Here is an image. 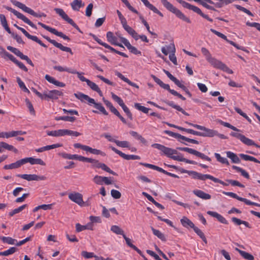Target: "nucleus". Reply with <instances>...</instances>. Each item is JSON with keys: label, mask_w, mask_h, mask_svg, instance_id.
I'll use <instances>...</instances> for the list:
<instances>
[{"label": "nucleus", "mask_w": 260, "mask_h": 260, "mask_svg": "<svg viewBox=\"0 0 260 260\" xmlns=\"http://www.w3.org/2000/svg\"><path fill=\"white\" fill-rule=\"evenodd\" d=\"M151 147L161 151L165 155L172 159L179 161H183L187 164L197 165L198 163L193 160L184 158L181 155H174L178 153L177 150L166 147L158 143H154L151 145Z\"/></svg>", "instance_id": "f257e3e1"}, {"label": "nucleus", "mask_w": 260, "mask_h": 260, "mask_svg": "<svg viewBox=\"0 0 260 260\" xmlns=\"http://www.w3.org/2000/svg\"><path fill=\"white\" fill-rule=\"evenodd\" d=\"M162 5L169 11L174 14L178 18L185 21L187 23H190V19L186 17L179 9L174 7L172 4L167 0H160Z\"/></svg>", "instance_id": "f03ea898"}, {"label": "nucleus", "mask_w": 260, "mask_h": 260, "mask_svg": "<svg viewBox=\"0 0 260 260\" xmlns=\"http://www.w3.org/2000/svg\"><path fill=\"white\" fill-rule=\"evenodd\" d=\"M185 123L189 126H193L199 130L204 131L201 132V137H213L217 135V131L207 128L204 126L200 125L193 124L191 122L186 121Z\"/></svg>", "instance_id": "7ed1b4c3"}, {"label": "nucleus", "mask_w": 260, "mask_h": 260, "mask_svg": "<svg viewBox=\"0 0 260 260\" xmlns=\"http://www.w3.org/2000/svg\"><path fill=\"white\" fill-rule=\"evenodd\" d=\"M11 3L15 5V6L18 7L19 8L21 9L22 10H23L24 12L27 13L34 17H45L46 16V15L44 14V13H40L39 14L35 12L33 10L29 8V7H27L24 4L18 2L16 0H11Z\"/></svg>", "instance_id": "20e7f679"}, {"label": "nucleus", "mask_w": 260, "mask_h": 260, "mask_svg": "<svg viewBox=\"0 0 260 260\" xmlns=\"http://www.w3.org/2000/svg\"><path fill=\"white\" fill-rule=\"evenodd\" d=\"M230 136L239 139L243 143L247 146H255L256 147H260L252 140L246 137L244 135L239 133L231 132Z\"/></svg>", "instance_id": "39448f33"}, {"label": "nucleus", "mask_w": 260, "mask_h": 260, "mask_svg": "<svg viewBox=\"0 0 260 260\" xmlns=\"http://www.w3.org/2000/svg\"><path fill=\"white\" fill-rule=\"evenodd\" d=\"M6 9L7 10L12 12V13H13L14 15H15L18 18L22 20L23 22L28 24L32 28L37 29V26H36V25H35L29 19L26 17L23 14H21V13L18 12L15 9L9 7H6Z\"/></svg>", "instance_id": "423d86ee"}, {"label": "nucleus", "mask_w": 260, "mask_h": 260, "mask_svg": "<svg viewBox=\"0 0 260 260\" xmlns=\"http://www.w3.org/2000/svg\"><path fill=\"white\" fill-rule=\"evenodd\" d=\"M54 11L58 14L63 20L68 22L74 28L78 29L79 27L78 25L74 22V21L68 16V15L64 12L63 9L60 8H55Z\"/></svg>", "instance_id": "0eeeda50"}, {"label": "nucleus", "mask_w": 260, "mask_h": 260, "mask_svg": "<svg viewBox=\"0 0 260 260\" xmlns=\"http://www.w3.org/2000/svg\"><path fill=\"white\" fill-rule=\"evenodd\" d=\"M16 176L28 181L45 180L46 179V177L44 176H38L36 174H17Z\"/></svg>", "instance_id": "6e6552de"}, {"label": "nucleus", "mask_w": 260, "mask_h": 260, "mask_svg": "<svg viewBox=\"0 0 260 260\" xmlns=\"http://www.w3.org/2000/svg\"><path fill=\"white\" fill-rule=\"evenodd\" d=\"M62 95V92L58 90H52L44 92V100L51 99L52 100H57L59 96Z\"/></svg>", "instance_id": "1a4fd4ad"}, {"label": "nucleus", "mask_w": 260, "mask_h": 260, "mask_svg": "<svg viewBox=\"0 0 260 260\" xmlns=\"http://www.w3.org/2000/svg\"><path fill=\"white\" fill-rule=\"evenodd\" d=\"M109 148H111L114 152H115L116 154H118L119 156H120L123 158L126 159V160H136V159H140V157L139 156L136 155H128L126 154L120 150H118L116 148H115L113 146H109Z\"/></svg>", "instance_id": "9d476101"}, {"label": "nucleus", "mask_w": 260, "mask_h": 260, "mask_svg": "<svg viewBox=\"0 0 260 260\" xmlns=\"http://www.w3.org/2000/svg\"><path fill=\"white\" fill-rule=\"evenodd\" d=\"M69 198L72 201L76 203L80 206H83L84 202L82 194L79 192L71 193L69 194Z\"/></svg>", "instance_id": "9b49d317"}, {"label": "nucleus", "mask_w": 260, "mask_h": 260, "mask_svg": "<svg viewBox=\"0 0 260 260\" xmlns=\"http://www.w3.org/2000/svg\"><path fill=\"white\" fill-rule=\"evenodd\" d=\"M206 179H210L215 183H219L223 186H228V184H226V183L210 174H203L201 173L199 180L201 181H205Z\"/></svg>", "instance_id": "f8f14e48"}, {"label": "nucleus", "mask_w": 260, "mask_h": 260, "mask_svg": "<svg viewBox=\"0 0 260 260\" xmlns=\"http://www.w3.org/2000/svg\"><path fill=\"white\" fill-rule=\"evenodd\" d=\"M180 4H181L184 8L191 10L194 12L201 15L202 12L201 9L198 7L191 5V4L183 1V0H176Z\"/></svg>", "instance_id": "ddd939ff"}, {"label": "nucleus", "mask_w": 260, "mask_h": 260, "mask_svg": "<svg viewBox=\"0 0 260 260\" xmlns=\"http://www.w3.org/2000/svg\"><path fill=\"white\" fill-rule=\"evenodd\" d=\"M44 38L46 39L49 42L52 44L54 46L60 49L61 50L63 51H66L67 52L70 53L71 54H73V52L72 51V50L70 48L68 47L63 46L61 44L57 43L56 41H55L54 40L51 39L48 37L44 36Z\"/></svg>", "instance_id": "4468645a"}, {"label": "nucleus", "mask_w": 260, "mask_h": 260, "mask_svg": "<svg viewBox=\"0 0 260 260\" xmlns=\"http://www.w3.org/2000/svg\"><path fill=\"white\" fill-rule=\"evenodd\" d=\"M106 38L107 41L111 44L124 48L121 44L118 42L117 37L114 35L113 32L111 31H108L106 34Z\"/></svg>", "instance_id": "2eb2a0df"}, {"label": "nucleus", "mask_w": 260, "mask_h": 260, "mask_svg": "<svg viewBox=\"0 0 260 260\" xmlns=\"http://www.w3.org/2000/svg\"><path fill=\"white\" fill-rule=\"evenodd\" d=\"M121 42L127 47L131 53L135 55H141V52L138 50L135 47L131 45L129 42L126 38H121Z\"/></svg>", "instance_id": "dca6fc26"}, {"label": "nucleus", "mask_w": 260, "mask_h": 260, "mask_svg": "<svg viewBox=\"0 0 260 260\" xmlns=\"http://www.w3.org/2000/svg\"><path fill=\"white\" fill-rule=\"evenodd\" d=\"M207 213L208 215L216 218L220 222L225 224H228V221L223 216L218 213L217 212L208 211H207Z\"/></svg>", "instance_id": "f3484780"}, {"label": "nucleus", "mask_w": 260, "mask_h": 260, "mask_svg": "<svg viewBox=\"0 0 260 260\" xmlns=\"http://www.w3.org/2000/svg\"><path fill=\"white\" fill-rule=\"evenodd\" d=\"M38 24L46 30L58 37L61 38L63 35L62 32L58 31L56 29L46 25L42 22H39Z\"/></svg>", "instance_id": "a211bd4d"}, {"label": "nucleus", "mask_w": 260, "mask_h": 260, "mask_svg": "<svg viewBox=\"0 0 260 260\" xmlns=\"http://www.w3.org/2000/svg\"><path fill=\"white\" fill-rule=\"evenodd\" d=\"M24 164L27 162L30 163L31 165H40L45 166V163L41 158H35L34 157H26L23 158Z\"/></svg>", "instance_id": "6ab92c4d"}, {"label": "nucleus", "mask_w": 260, "mask_h": 260, "mask_svg": "<svg viewBox=\"0 0 260 260\" xmlns=\"http://www.w3.org/2000/svg\"><path fill=\"white\" fill-rule=\"evenodd\" d=\"M24 164L23 158L16 161L14 163H12L9 165H6L4 167V169L5 170L14 169H17L20 167L22 165Z\"/></svg>", "instance_id": "aec40b11"}, {"label": "nucleus", "mask_w": 260, "mask_h": 260, "mask_svg": "<svg viewBox=\"0 0 260 260\" xmlns=\"http://www.w3.org/2000/svg\"><path fill=\"white\" fill-rule=\"evenodd\" d=\"M143 4L147 8L152 11L154 13L157 14L161 17H163L164 15L162 13L159 11L155 6L150 4L148 0H141Z\"/></svg>", "instance_id": "412c9836"}, {"label": "nucleus", "mask_w": 260, "mask_h": 260, "mask_svg": "<svg viewBox=\"0 0 260 260\" xmlns=\"http://www.w3.org/2000/svg\"><path fill=\"white\" fill-rule=\"evenodd\" d=\"M74 95L76 98L80 100L82 102L86 101L89 103H93L94 102V99L90 98L87 95L84 94L81 92H78L74 94Z\"/></svg>", "instance_id": "4be33fe9"}, {"label": "nucleus", "mask_w": 260, "mask_h": 260, "mask_svg": "<svg viewBox=\"0 0 260 260\" xmlns=\"http://www.w3.org/2000/svg\"><path fill=\"white\" fill-rule=\"evenodd\" d=\"M192 192L194 195L203 200H207L211 198L210 194L207 193L201 190L196 189L193 190Z\"/></svg>", "instance_id": "5701e85b"}, {"label": "nucleus", "mask_w": 260, "mask_h": 260, "mask_svg": "<svg viewBox=\"0 0 260 260\" xmlns=\"http://www.w3.org/2000/svg\"><path fill=\"white\" fill-rule=\"evenodd\" d=\"M45 78L48 82L56 85V86L63 87L66 85L63 82L56 80L54 77H52L49 75H46Z\"/></svg>", "instance_id": "b1692460"}, {"label": "nucleus", "mask_w": 260, "mask_h": 260, "mask_svg": "<svg viewBox=\"0 0 260 260\" xmlns=\"http://www.w3.org/2000/svg\"><path fill=\"white\" fill-rule=\"evenodd\" d=\"M91 36H92L94 40L97 42L99 44L104 46L106 48L109 49L111 51L115 52L117 54L118 50L115 49L114 48L112 47L108 44L103 42L101 39H99L95 35L92 34L91 35Z\"/></svg>", "instance_id": "393cba45"}, {"label": "nucleus", "mask_w": 260, "mask_h": 260, "mask_svg": "<svg viewBox=\"0 0 260 260\" xmlns=\"http://www.w3.org/2000/svg\"><path fill=\"white\" fill-rule=\"evenodd\" d=\"M161 50L164 55H167L169 52L175 53L176 48L174 44L171 43L168 46L162 47L161 49Z\"/></svg>", "instance_id": "a878e982"}, {"label": "nucleus", "mask_w": 260, "mask_h": 260, "mask_svg": "<svg viewBox=\"0 0 260 260\" xmlns=\"http://www.w3.org/2000/svg\"><path fill=\"white\" fill-rule=\"evenodd\" d=\"M180 222L182 225L186 228H190L193 229L196 227L193 223L186 217L184 216L180 220Z\"/></svg>", "instance_id": "bb28decb"}, {"label": "nucleus", "mask_w": 260, "mask_h": 260, "mask_svg": "<svg viewBox=\"0 0 260 260\" xmlns=\"http://www.w3.org/2000/svg\"><path fill=\"white\" fill-rule=\"evenodd\" d=\"M85 230H92V223H88L86 225H82L80 223L76 224V230L77 232H80Z\"/></svg>", "instance_id": "cd10ccee"}, {"label": "nucleus", "mask_w": 260, "mask_h": 260, "mask_svg": "<svg viewBox=\"0 0 260 260\" xmlns=\"http://www.w3.org/2000/svg\"><path fill=\"white\" fill-rule=\"evenodd\" d=\"M225 153L226 156L231 159L233 163L239 164L240 162V159L236 154L230 151H226Z\"/></svg>", "instance_id": "c85d7f7f"}, {"label": "nucleus", "mask_w": 260, "mask_h": 260, "mask_svg": "<svg viewBox=\"0 0 260 260\" xmlns=\"http://www.w3.org/2000/svg\"><path fill=\"white\" fill-rule=\"evenodd\" d=\"M214 68L220 69L223 64L221 61L216 59L214 57H211L208 61Z\"/></svg>", "instance_id": "c756f323"}, {"label": "nucleus", "mask_w": 260, "mask_h": 260, "mask_svg": "<svg viewBox=\"0 0 260 260\" xmlns=\"http://www.w3.org/2000/svg\"><path fill=\"white\" fill-rule=\"evenodd\" d=\"M71 6L73 10L78 11L80 8L84 6V4L81 0H74L71 3Z\"/></svg>", "instance_id": "7c9ffc66"}, {"label": "nucleus", "mask_w": 260, "mask_h": 260, "mask_svg": "<svg viewBox=\"0 0 260 260\" xmlns=\"http://www.w3.org/2000/svg\"><path fill=\"white\" fill-rule=\"evenodd\" d=\"M53 69L59 72H66L69 73H74V69L69 68L67 67H62L61 66H55L53 67Z\"/></svg>", "instance_id": "2f4dec72"}, {"label": "nucleus", "mask_w": 260, "mask_h": 260, "mask_svg": "<svg viewBox=\"0 0 260 260\" xmlns=\"http://www.w3.org/2000/svg\"><path fill=\"white\" fill-rule=\"evenodd\" d=\"M87 84L92 90L97 92L101 96H103L102 91L95 83L89 80Z\"/></svg>", "instance_id": "473e14b6"}, {"label": "nucleus", "mask_w": 260, "mask_h": 260, "mask_svg": "<svg viewBox=\"0 0 260 260\" xmlns=\"http://www.w3.org/2000/svg\"><path fill=\"white\" fill-rule=\"evenodd\" d=\"M0 146L2 149L4 148L10 151H13L16 153L18 152V150L16 148H15L13 146L9 145L6 142H1Z\"/></svg>", "instance_id": "72a5a7b5"}, {"label": "nucleus", "mask_w": 260, "mask_h": 260, "mask_svg": "<svg viewBox=\"0 0 260 260\" xmlns=\"http://www.w3.org/2000/svg\"><path fill=\"white\" fill-rule=\"evenodd\" d=\"M235 250L236 251H237L240 254V255L245 259H247V260H253L254 259V257L251 254H250L244 251H242L237 248H236L235 249Z\"/></svg>", "instance_id": "f704fd0d"}, {"label": "nucleus", "mask_w": 260, "mask_h": 260, "mask_svg": "<svg viewBox=\"0 0 260 260\" xmlns=\"http://www.w3.org/2000/svg\"><path fill=\"white\" fill-rule=\"evenodd\" d=\"M129 134L132 136L139 140L142 143L145 144L147 143L146 139L137 132L135 131H130Z\"/></svg>", "instance_id": "c9c22d12"}, {"label": "nucleus", "mask_w": 260, "mask_h": 260, "mask_svg": "<svg viewBox=\"0 0 260 260\" xmlns=\"http://www.w3.org/2000/svg\"><path fill=\"white\" fill-rule=\"evenodd\" d=\"M89 104H93L94 108L99 110L103 114L105 115H107L108 114V112L106 111V110H105V108L103 106L102 104L96 103L94 100V102L93 103H89Z\"/></svg>", "instance_id": "e433bc0d"}, {"label": "nucleus", "mask_w": 260, "mask_h": 260, "mask_svg": "<svg viewBox=\"0 0 260 260\" xmlns=\"http://www.w3.org/2000/svg\"><path fill=\"white\" fill-rule=\"evenodd\" d=\"M151 229L153 232V234L156 236L158 238L160 239L162 241H166V238L165 235L159 230H156L153 227L151 228Z\"/></svg>", "instance_id": "4c0bfd02"}, {"label": "nucleus", "mask_w": 260, "mask_h": 260, "mask_svg": "<svg viewBox=\"0 0 260 260\" xmlns=\"http://www.w3.org/2000/svg\"><path fill=\"white\" fill-rule=\"evenodd\" d=\"M214 155L215 158H216L217 160L222 164H225L228 166L230 165L229 162L228 160V159L225 157H222L220 154L217 153H215Z\"/></svg>", "instance_id": "58836bf2"}, {"label": "nucleus", "mask_w": 260, "mask_h": 260, "mask_svg": "<svg viewBox=\"0 0 260 260\" xmlns=\"http://www.w3.org/2000/svg\"><path fill=\"white\" fill-rule=\"evenodd\" d=\"M239 155L242 159H243L245 160L251 161L255 162L256 163L260 164V161L258 160H257L256 158H255L253 156L248 155L246 154H242V153L240 154Z\"/></svg>", "instance_id": "ea45409f"}, {"label": "nucleus", "mask_w": 260, "mask_h": 260, "mask_svg": "<svg viewBox=\"0 0 260 260\" xmlns=\"http://www.w3.org/2000/svg\"><path fill=\"white\" fill-rule=\"evenodd\" d=\"M55 120L56 121L63 120L65 121L74 122V121H75L76 118L75 117L69 116H58L55 117Z\"/></svg>", "instance_id": "a19ab883"}, {"label": "nucleus", "mask_w": 260, "mask_h": 260, "mask_svg": "<svg viewBox=\"0 0 260 260\" xmlns=\"http://www.w3.org/2000/svg\"><path fill=\"white\" fill-rule=\"evenodd\" d=\"M17 248L15 247L10 248L9 249L4 251L0 252V256H8L15 253Z\"/></svg>", "instance_id": "79ce46f5"}, {"label": "nucleus", "mask_w": 260, "mask_h": 260, "mask_svg": "<svg viewBox=\"0 0 260 260\" xmlns=\"http://www.w3.org/2000/svg\"><path fill=\"white\" fill-rule=\"evenodd\" d=\"M28 39H30L36 42H37V43H38L39 44H40L41 46L43 47H45V48H47V46L44 44L40 40H39L38 39V38L36 36H32V35H30L29 34L27 35V36L26 37Z\"/></svg>", "instance_id": "37998d69"}, {"label": "nucleus", "mask_w": 260, "mask_h": 260, "mask_svg": "<svg viewBox=\"0 0 260 260\" xmlns=\"http://www.w3.org/2000/svg\"><path fill=\"white\" fill-rule=\"evenodd\" d=\"M111 231L117 235H121L122 236L124 235L123 231L117 225H112L111 227Z\"/></svg>", "instance_id": "c03bdc74"}, {"label": "nucleus", "mask_w": 260, "mask_h": 260, "mask_svg": "<svg viewBox=\"0 0 260 260\" xmlns=\"http://www.w3.org/2000/svg\"><path fill=\"white\" fill-rule=\"evenodd\" d=\"M0 238L4 243L11 245L16 244L15 242L16 240L11 237H1Z\"/></svg>", "instance_id": "a18cd8bd"}, {"label": "nucleus", "mask_w": 260, "mask_h": 260, "mask_svg": "<svg viewBox=\"0 0 260 260\" xmlns=\"http://www.w3.org/2000/svg\"><path fill=\"white\" fill-rule=\"evenodd\" d=\"M17 82L19 85V87L23 90L24 92L29 93V90L26 87L24 83L21 80L20 77H17L16 78Z\"/></svg>", "instance_id": "49530a36"}, {"label": "nucleus", "mask_w": 260, "mask_h": 260, "mask_svg": "<svg viewBox=\"0 0 260 260\" xmlns=\"http://www.w3.org/2000/svg\"><path fill=\"white\" fill-rule=\"evenodd\" d=\"M193 231L203 240V241L205 243H207V239L204 233L200 229H199L198 227L196 226L195 228H194Z\"/></svg>", "instance_id": "de8ad7c7"}, {"label": "nucleus", "mask_w": 260, "mask_h": 260, "mask_svg": "<svg viewBox=\"0 0 260 260\" xmlns=\"http://www.w3.org/2000/svg\"><path fill=\"white\" fill-rule=\"evenodd\" d=\"M1 49L2 52L4 54V55L9 58L10 60L13 61L14 63H16L18 60L12 54H10L9 52H7L3 48L1 47Z\"/></svg>", "instance_id": "09e8293b"}, {"label": "nucleus", "mask_w": 260, "mask_h": 260, "mask_svg": "<svg viewBox=\"0 0 260 260\" xmlns=\"http://www.w3.org/2000/svg\"><path fill=\"white\" fill-rule=\"evenodd\" d=\"M110 111L113 114H114L116 116H117L123 123H126V121L125 118H124L119 113V112L117 111V110L113 106L112 108H111Z\"/></svg>", "instance_id": "8fccbe9b"}, {"label": "nucleus", "mask_w": 260, "mask_h": 260, "mask_svg": "<svg viewBox=\"0 0 260 260\" xmlns=\"http://www.w3.org/2000/svg\"><path fill=\"white\" fill-rule=\"evenodd\" d=\"M27 206L26 204L23 205L19 207L16 208L12 210V211L10 212L9 213V215L10 216H13L14 215L20 212L21 211H22Z\"/></svg>", "instance_id": "3c124183"}, {"label": "nucleus", "mask_w": 260, "mask_h": 260, "mask_svg": "<svg viewBox=\"0 0 260 260\" xmlns=\"http://www.w3.org/2000/svg\"><path fill=\"white\" fill-rule=\"evenodd\" d=\"M134 107L136 109H137L140 111H142V112L146 113V114L148 113V111L149 110V108H146L144 106H141L140 105V104H139V103H135L134 105Z\"/></svg>", "instance_id": "603ef678"}, {"label": "nucleus", "mask_w": 260, "mask_h": 260, "mask_svg": "<svg viewBox=\"0 0 260 260\" xmlns=\"http://www.w3.org/2000/svg\"><path fill=\"white\" fill-rule=\"evenodd\" d=\"M115 144L118 147L122 148H129L130 147L129 143L126 141H120L117 140V141L115 142Z\"/></svg>", "instance_id": "864d4df0"}, {"label": "nucleus", "mask_w": 260, "mask_h": 260, "mask_svg": "<svg viewBox=\"0 0 260 260\" xmlns=\"http://www.w3.org/2000/svg\"><path fill=\"white\" fill-rule=\"evenodd\" d=\"M194 155L201 158L203 160H205L208 161H211V159L208 156L206 155L204 153H202L197 150H196L195 153L194 154Z\"/></svg>", "instance_id": "5fc2aeb1"}, {"label": "nucleus", "mask_w": 260, "mask_h": 260, "mask_svg": "<svg viewBox=\"0 0 260 260\" xmlns=\"http://www.w3.org/2000/svg\"><path fill=\"white\" fill-rule=\"evenodd\" d=\"M26 105L31 115H35V111L31 102L28 99H25Z\"/></svg>", "instance_id": "6e6d98bb"}, {"label": "nucleus", "mask_w": 260, "mask_h": 260, "mask_svg": "<svg viewBox=\"0 0 260 260\" xmlns=\"http://www.w3.org/2000/svg\"><path fill=\"white\" fill-rule=\"evenodd\" d=\"M201 52L207 61H208L210 58L212 57L209 50L205 47H202L201 48Z\"/></svg>", "instance_id": "4d7b16f0"}, {"label": "nucleus", "mask_w": 260, "mask_h": 260, "mask_svg": "<svg viewBox=\"0 0 260 260\" xmlns=\"http://www.w3.org/2000/svg\"><path fill=\"white\" fill-rule=\"evenodd\" d=\"M121 108H122L124 112L126 113L127 117L131 119H133V115L131 112H130L129 109L126 107V106L123 103L122 105H120Z\"/></svg>", "instance_id": "13d9d810"}, {"label": "nucleus", "mask_w": 260, "mask_h": 260, "mask_svg": "<svg viewBox=\"0 0 260 260\" xmlns=\"http://www.w3.org/2000/svg\"><path fill=\"white\" fill-rule=\"evenodd\" d=\"M164 133L168 135L169 136L175 138L176 139H181L182 135L179 134L174 133L172 131L169 130H166L164 131Z\"/></svg>", "instance_id": "bf43d9fd"}, {"label": "nucleus", "mask_w": 260, "mask_h": 260, "mask_svg": "<svg viewBox=\"0 0 260 260\" xmlns=\"http://www.w3.org/2000/svg\"><path fill=\"white\" fill-rule=\"evenodd\" d=\"M74 73H72V74H77L78 78L82 82H85L86 83H88V81L89 80L88 79H86L85 77H84L82 75L84 74L82 72H79L77 71L75 69H74Z\"/></svg>", "instance_id": "052dcab7"}, {"label": "nucleus", "mask_w": 260, "mask_h": 260, "mask_svg": "<svg viewBox=\"0 0 260 260\" xmlns=\"http://www.w3.org/2000/svg\"><path fill=\"white\" fill-rule=\"evenodd\" d=\"M220 123L222 125H223L224 126L228 127V128H230L233 129L234 131H236V132H239L241 131L240 129L237 128L236 127L231 125L230 123H229L228 122H224V121H221Z\"/></svg>", "instance_id": "680f3d73"}, {"label": "nucleus", "mask_w": 260, "mask_h": 260, "mask_svg": "<svg viewBox=\"0 0 260 260\" xmlns=\"http://www.w3.org/2000/svg\"><path fill=\"white\" fill-rule=\"evenodd\" d=\"M226 181L228 182V185L231 184L232 186H237L240 187H244V185L238 181L231 179H227L226 180Z\"/></svg>", "instance_id": "e2e57ef3"}, {"label": "nucleus", "mask_w": 260, "mask_h": 260, "mask_svg": "<svg viewBox=\"0 0 260 260\" xmlns=\"http://www.w3.org/2000/svg\"><path fill=\"white\" fill-rule=\"evenodd\" d=\"M100 167H101L100 168H101L103 170L105 171L106 172H108L111 174L113 175H116L115 172L111 170L107 165L104 163H102Z\"/></svg>", "instance_id": "0e129e2a"}, {"label": "nucleus", "mask_w": 260, "mask_h": 260, "mask_svg": "<svg viewBox=\"0 0 260 260\" xmlns=\"http://www.w3.org/2000/svg\"><path fill=\"white\" fill-rule=\"evenodd\" d=\"M103 177L96 175L94 176V177L93 178V182L98 185H103Z\"/></svg>", "instance_id": "69168bd1"}, {"label": "nucleus", "mask_w": 260, "mask_h": 260, "mask_svg": "<svg viewBox=\"0 0 260 260\" xmlns=\"http://www.w3.org/2000/svg\"><path fill=\"white\" fill-rule=\"evenodd\" d=\"M89 152L95 155L100 154L103 156H106V153L105 152L99 149L92 148L91 147H90V151Z\"/></svg>", "instance_id": "338daca9"}, {"label": "nucleus", "mask_w": 260, "mask_h": 260, "mask_svg": "<svg viewBox=\"0 0 260 260\" xmlns=\"http://www.w3.org/2000/svg\"><path fill=\"white\" fill-rule=\"evenodd\" d=\"M61 156L66 159H77V154H71L67 153H63Z\"/></svg>", "instance_id": "774afa93"}]
</instances>
